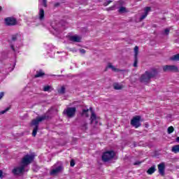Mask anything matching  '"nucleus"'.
Returning a JSON list of instances; mask_svg holds the SVG:
<instances>
[{
	"instance_id": "47",
	"label": "nucleus",
	"mask_w": 179,
	"mask_h": 179,
	"mask_svg": "<svg viewBox=\"0 0 179 179\" xmlns=\"http://www.w3.org/2000/svg\"><path fill=\"white\" fill-rule=\"evenodd\" d=\"M0 178H1V169H0Z\"/></svg>"
},
{
	"instance_id": "12",
	"label": "nucleus",
	"mask_w": 179,
	"mask_h": 179,
	"mask_svg": "<svg viewBox=\"0 0 179 179\" xmlns=\"http://www.w3.org/2000/svg\"><path fill=\"white\" fill-rule=\"evenodd\" d=\"M62 166H57L56 169H52L50 171V175L51 176H55V174H58V173H61V171H62Z\"/></svg>"
},
{
	"instance_id": "24",
	"label": "nucleus",
	"mask_w": 179,
	"mask_h": 179,
	"mask_svg": "<svg viewBox=\"0 0 179 179\" xmlns=\"http://www.w3.org/2000/svg\"><path fill=\"white\" fill-rule=\"evenodd\" d=\"M174 132V127L173 126H171L168 127L167 133L168 134H173Z\"/></svg>"
},
{
	"instance_id": "31",
	"label": "nucleus",
	"mask_w": 179,
	"mask_h": 179,
	"mask_svg": "<svg viewBox=\"0 0 179 179\" xmlns=\"http://www.w3.org/2000/svg\"><path fill=\"white\" fill-rule=\"evenodd\" d=\"M147 17H148L147 14L145 13L143 14L140 17V21L142 22V20H143L144 19H146Z\"/></svg>"
},
{
	"instance_id": "38",
	"label": "nucleus",
	"mask_w": 179,
	"mask_h": 179,
	"mask_svg": "<svg viewBox=\"0 0 179 179\" xmlns=\"http://www.w3.org/2000/svg\"><path fill=\"white\" fill-rule=\"evenodd\" d=\"M87 113H89V109H83V114H86Z\"/></svg>"
},
{
	"instance_id": "30",
	"label": "nucleus",
	"mask_w": 179,
	"mask_h": 179,
	"mask_svg": "<svg viewBox=\"0 0 179 179\" xmlns=\"http://www.w3.org/2000/svg\"><path fill=\"white\" fill-rule=\"evenodd\" d=\"M116 5H118V6H124V1L122 0H120L118 1H117Z\"/></svg>"
},
{
	"instance_id": "18",
	"label": "nucleus",
	"mask_w": 179,
	"mask_h": 179,
	"mask_svg": "<svg viewBox=\"0 0 179 179\" xmlns=\"http://www.w3.org/2000/svg\"><path fill=\"white\" fill-rule=\"evenodd\" d=\"M39 19L43 20L44 19V9L41 8L39 10Z\"/></svg>"
},
{
	"instance_id": "43",
	"label": "nucleus",
	"mask_w": 179,
	"mask_h": 179,
	"mask_svg": "<svg viewBox=\"0 0 179 179\" xmlns=\"http://www.w3.org/2000/svg\"><path fill=\"white\" fill-rule=\"evenodd\" d=\"M2 177H3V172L1 171V178H2Z\"/></svg>"
},
{
	"instance_id": "15",
	"label": "nucleus",
	"mask_w": 179,
	"mask_h": 179,
	"mask_svg": "<svg viewBox=\"0 0 179 179\" xmlns=\"http://www.w3.org/2000/svg\"><path fill=\"white\" fill-rule=\"evenodd\" d=\"M155 171H156V166L155 165H153L152 166H151L148 171L147 173L150 175L152 176V174H153V173H155Z\"/></svg>"
},
{
	"instance_id": "34",
	"label": "nucleus",
	"mask_w": 179,
	"mask_h": 179,
	"mask_svg": "<svg viewBox=\"0 0 179 179\" xmlns=\"http://www.w3.org/2000/svg\"><path fill=\"white\" fill-rule=\"evenodd\" d=\"M70 166H71V167H74L75 166V160H73V159L71 160Z\"/></svg>"
},
{
	"instance_id": "3",
	"label": "nucleus",
	"mask_w": 179,
	"mask_h": 179,
	"mask_svg": "<svg viewBox=\"0 0 179 179\" xmlns=\"http://www.w3.org/2000/svg\"><path fill=\"white\" fill-rule=\"evenodd\" d=\"M33 162H34V155L27 154L22 158L21 165L26 169V167L29 164H31Z\"/></svg>"
},
{
	"instance_id": "33",
	"label": "nucleus",
	"mask_w": 179,
	"mask_h": 179,
	"mask_svg": "<svg viewBox=\"0 0 179 179\" xmlns=\"http://www.w3.org/2000/svg\"><path fill=\"white\" fill-rule=\"evenodd\" d=\"M10 110V107H8L4 110H1V114H5V113H7V111H9Z\"/></svg>"
},
{
	"instance_id": "21",
	"label": "nucleus",
	"mask_w": 179,
	"mask_h": 179,
	"mask_svg": "<svg viewBox=\"0 0 179 179\" xmlns=\"http://www.w3.org/2000/svg\"><path fill=\"white\" fill-rule=\"evenodd\" d=\"M170 59L171 61H179V54L174 55Z\"/></svg>"
},
{
	"instance_id": "26",
	"label": "nucleus",
	"mask_w": 179,
	"mask_h": 179,
	"mask_svg": "<svg viewBox=\"0 0 179 179\" xmlns=\"http://www.w3.org/2000/svg\"><path fill=\"white\" fill-rule=\"evenodd\" d=\"M51 90V86L50 85H46L43 87V92H50Z\"/></svg>"
},
{
	"instance_id": "49",
	"label": "nucleus",
	"mask_w": 179,
	"mask_h": 179,
	"mask_svg": "<svg viewBox=\"0 0 179 179\" xmlns=\"http://www.w3.org/2000/svg\"><path fill=\"white\" fill-rule=\"evenodd\" d=\"M0 11H1V6H0Z\"/></svg>"
},
{
	"instance_id": "9",
	"label": "nucleus",
	"mask_w": 179,
	"mask_h": 179,
	"mask_svg": "<svg viewBox=\"0 0 179 179\" xmlns=\"http://www.w3.org/2000/svg\"><path fill=\"white\" fill-rule=\"evenodd\" d=\"M25 169L26 168L23 167V165H20V166L15 167L12 170V173L14 176H19L20 174L24 173Z\"/></svg>"
},
{
	"instance_id": "36",
	"label": "nucleus",
	"mask_w": 179,
	"mask_h": 179,
	"mask_svg": "<svg viewBox=\"0 0 179 179\" xmlns=\"http://www.w3.org/2000/svg\"><path fill=\"white\" fill-rule=\"evenodd\" d=\"M43 5L45 8H47V0H43Z\"/></svg>"
},
{
	"instance_id": "41",
	"label": "nucleus",
	"mask_w": 179,
	"mask_h": 179,
	"mask_svg": "<svg viewBox=\"0 0 179 179\" xmlns=\"http://www.w3.org/2000/svg\"><path fill=\"white\" fill-rule=\"evenodd\" d=\"M89 110L91 112V114H93V113H94V111H93V108L90 107Z\"/></svg>"
},
{
	"instance_id": "13",
	"label": "nucleus",
	"mask_w": 179,
	"mask_h": 179,
	"mask_svg": "<svg viewBox=\"0 0 179 179\" xmlns=\"http://www.w3.org/2000/svg\"><path fill=\"white\" fill-rule=\"evenodd\" d=\"M70 41H73L74 43H80L81 38L78 36H71L69 38Z\"/></svg>"
},
{
	"instance_id": "46",
	"label": "nucleus",
	"mask_w": 179,
	"mask_h": 179,
	"mask_svg": "<svg viewBox=\"0 0 179 179\" xmlns=\"http://www.w3.org/2000/svg\"><path fill=\"white\" fill-rule=\"evenodd\" d=\"M8 73H9V71H7V72H6V74L8 75Z\"/></svg>"
},
{
	"instance_id": "20",
	"label": "nucleus",
	"mask_w": 179,
	"mask_h": 179,
	"mask_svg": "<svg viewBox=\"0 0 179 179\" xmlns=\"http://www.w3.org/2000/svg\"><path fill=\"white\" fill-rule=\"evenodd\" d=\"M127 8L124 6H121L118 10L119 13H127Z\"/></svg>"
},
{
	"instance_id": "17",
	"label": "nucleus",
	"mask_w": 179,
	"mask_h": 179,
	"mask_svg": "<svg viewBox=\"0 0 179 179\" xmlns=\"http://www.w3.org/2000/svg\"><path fill=\"white\" fill-rule=\"evenodd\" d=\"M90 120H91V124H93V122L97 120V116L96 115V113H94V112H92V113H91Z\"/></svg>"
},
{
	"instance_id": "4",
	"label": "nucleus",
	"mask_w": 179,
	"mask_h": 179,
	"mask_svg": "<svg viewBox=\"0 0 179 179\" xmlns=\"http://www.w3.org/2000/svg\"><path fill=\"white\" fill-rule=\"evenodd\" d=\"M114 157H115V152L114 150L106 151L102 155V162L107 163V162H110Z\"/></svg>"
},
{
	"instance_id": "44",
	"label": "nucleus",
	"mask_w": 179,
	"mask_h": 179,
	"mask_svg": "<svg viewBox=\"0 0 179 179\" xmlns=\"http://www.w3.org/2000/svg\"><path fill=\"white\" fill-rule=\"evenodd\" d=\"M84 127H85V128H87V123H85Z\"/></svg>"
},
{
	"instance_id": "6",
	"label": "nucleus",
	"mask_w": 179,
	"mask_h": 179,
	"mask_svg": "<svg viewBox=\"0 0 179 179\" xmlns=\"http://www.w3.org/2000/svg\"><path fill=\"white\" fill-rule=\"evenodd\" d=\"M63 114H65L69 117V118H73L76 114V108L75 107H69L64 110Z\"/></svg>"
},
{
	"instance_id": "8",
	"label": "nucleus",
	"mask_w": 179,
	"mask_h": 179,
	"mask_svg": "<svg viewBox=\"0 0 179 179\" xmlns=\"http://www.w3.org/2000/svg\"><path fill=\"white\" fill-rule=\"evenodd\" d=\"M6 26H16L17 24V20L13 17H8L4 20Z\"/></svg>"
},
{
	"instance_id": "22",
	"label": "nucleus",
	"mask_w": 179,
	"mask_h": 179,
	"mask_svg": "<svg viewBox=\"0 0 179 179\" xmlns=\"http://www.w3.org/2000/svg\"><path fill=\"white\" fill-rule=\"evenodd\" d=\"M113 87L115 90H121L122 85H120L118 83L114 84Z\"/></svg>"
},
{
	"instance_id": "25",
	"label": "nucleus",
	"mask_w": 179,
	"mask_h": 179,
	"mask_svg": "<svg viewBox=\"0 0 179 179\" xmlns=\"http://www.w3.org/2000/svg\"><path fill=\"white\" fill-rule=\"evenodd\" d=\"M133 66H134V68H136L138 66V57L134 56V63L133 64Z\"/></svg>"
},
{
	"instance_id": "37",
	"label": "nucleus",
	"mask_w": 179,
	"mask_h": 179,
	"mask_svg": "<svg viewBox=\"0 0 179 179\" xmlns=\"http://www.w3.org/2000/svg\"><path fill=\"white\" fill-rule=\"evenodd\" d=\"M80 52L81 54H86V50L85 49H80Z\"/></svg>"
},
{
	"instance_id": "14",
	"label": "nucleus",
	"mask_w": 179,
	"mask_h": 179,
	"mask_svg": "<svg viewBox=\"0 0 179 179\" xmlns=\"http://www.w3.org/2000/svg\"><path fill=\"white\" fill-rule=\"evenodd\" d=\"M45 75V73L43 71V70H39L36 71V75L34 76V78H43Z\"/></svg>"
},
{
	"instance_id": "10",
	"label": "nucleus",
	"mask_w": 179,
	"mask_h": 179,
	"mask_svg": "<svg viewBox=\"0 0 179 179\" xmlns=\"http://www.w3.org/2000/svg\"><path fill=\"white\" fill-rule=\"evenodd\" d=\"M165 170H166V165L164 164V163H161L158 164V171L160 176H162V177H164Z\"/></svg>"
},
{
	"instance_id": "35",
	"label": "nucleus",
	"mask_w": 179,
	"mask_h": 179,
	"mask_svg": "<svg viewBox=\"0 0 179 179\" xmlns=\"http://www.w3.org/2000/svg\"><path fill=\"white\" fill-rule=\"evenodd\" d=\"M169 33H170V29H164V34L166 36H169Z\"/></svg>"
},
{
	"instance_id": "32",
	"label": "nucleus",
	"mask_w": 179,
	"mask_h": 179,
	"mask_svg": "<svg viewBox=\"0 0 179 179\" xmlns=\"http://www.w3.org/2000/svg\"><path fill=\"white\" fill-rule=\"evenodd\" d=\"M111 2H113V1H111V0H108L107 1H105L103 3V6H108V5H110V3H111Z\"/></svg>"
},
{
	"instance_id": "19",
	"label": "nucleus",
	"mask_w": 179,
	"mask_h": 179,
	"mask_svg": "<svg viewBox=\"0 0 179 179\" xmlns=\"http://www.w3.org/2000/svg\"><path fill=\"white\" fill-rule=\"evenodd\" d=\"M59 94H65L66 88L64 86L61 87L59 90H57Z\"/></svg>"
},
{
	"instance_id": "5",
	"label": "nucleus",
	"mask_w": 179,
	"mask_h": 179,
	"mask_svg": "<svg viewBox=\"0 0 179 179\" xmlns=\"http://www.w3.org/2000/svg\"><path fill=\"white\" fill-rule=\"evenodd\" d=\"M141 115H136L133 117L131 120V125L134 127V128H139V127H142V123H141Z\"/></svg>"
},
{
	"instance_id": "11",
	"label": "nucleus",
	"mask_w": 179,
	"mask_h": 179,
	"mask_svg": "<svg viewBox=\"0 0 179 179\" xmlns=\"http://www.w3.org/2000/svg\"><path fill=\"white\" fill-rule=\"evenodd\" d=\"M108 69H112V71H113L114 72H122V70H120V69L114 67V66H113V64H111V63L108 64V66L105 69V72H107V71H108Z\"/></svg>"
},
{
	"instance_id": "39",
	"label": "nucleus",
	"mask_w": 179,
	"mask_h": 179,
	"mask_svg": "<svg viewBox=\"0 0 179 179\" xmlns=\"http://www.w3.org/2000/svg\"><path fill=\"white\" fill-rule=\"evenodd\" d=\"M141 162H139V161H136L134 164V166H139V164H141Z\"/></svg>"
},
{
	"instance_id": "28",
	"label": "nucleus",
	"mask_w": 179,
	"mask_h": 179,
	"mask_svg": "<svg viewBox=\"0 0 179 179\" xmlns=\"http://www.w3.org/2000/svg\"><path fill=\"white\" fill-rule=\"evenodd\" d=\"M150 7H145V9H144V13L145 14V15H149V12H150Z\"/></svg>"
},
{
	"instance_id": "48",
	"label": "nucleus",
	"mask_w": 179,
	"mask_h": 179,
	"mask_svg": "<svg viewBox=\"0 0 179 179\" xmlns=\"http://www.w3.org/2000/svg\"><path fill=\"white\" fill-rule=\"evenodd\" d=\"M87 117H89V115H87Z\"/></svg>"
},
{
	"instance_id": "16",
	"label": "nucleus",
	"mask_w": 179,
	"mask_h": 179,
	"mask_svg": "<svg viewBox=\"0 0 179 179\" xmlns=\"http://www.w3.org/2000/svg\"><path fill=\"white\" fill-rule=\"evenodd\" d=\"M171 152L173 153H179V145H176L172 147Z\"/></svg>"
},
{
	"instance_id": "1",
	"label": "nucleus",
	"mask_w": 179,
	"mask_h": 179,
	"mask_svg": "<svg viewBox=\"0 0 179 179\" xmlns=\"http://www.w3.org/2000/svg\"><path fill=\"white\" fill-rule=\"evenodd\" d=\"M50 117L46 115H43L41 117H36V119H34L31 122V125L34 126L33 131H32V136L36 137L37 135V131H38V124L39 122H41V121H44L45 120H48Z\"/></svg>"
},
{
	"instance_id": "23",
	"label": "nucleus",
	"mask_w": 179,
	"mask_h": 179,
	"mask_svg": "<svg viewBox=\"0 0 179 179\" xmlns=\"http://www.w3.org/2000/svg\"><path fill=\"white\" fill-rule=\"evenodd\" d=\"M139 54V47L135 46L134 48V57H138Z\"/></svg>"
},
{
	"instance_id": "29",
	"label": "nucleus",
	"mask_w": 179,
	"mask_h": 179,
	"mask_svg": "<svg viewBox=\"0 0 179 179\" xmlns=\"http://www.w3.org/2000/svg\"><path fill=\"white\" fill-rule=\"evenodd\" d=\"M19 36V34H15L12 36V41H16L17 40V37Z\"/></svg>"
},
{
	"instance_id": "2",
	"label": "nucleus",
	"mask_w": 179,
	"mask_h": 179,
	"mask_svg": "<svg viewBox=\"0 0 179 179\" xmlns=\"http://www.w3.org/2000/svg\"><path fill=\"white\" fill-rule=\"evenodd\" d=\"M156 75H157V71L156 69H153L152 72L145 71L141 75L140 82L141 83H145V85H148V83H150V79L155 78Z\"/></svg>"
},
{
	"instance_id": "27",
	"label": "nucleus",
	"mask_w": 179,
	"mask_h": 179,
	"mask_svg": "<svg viewBox=\"0 0 179 179\" xmlns=\"http://www.w3.org/2000/svg\"><path fill=\"white\" fill-rule=\"evenodd\" d=\"M115 6H117L116 5H113L112 6H110V7H108V8H106V10L108 12H110V10H115Z\"/></svg>"
},
{
	"instance_id": "42",
	"label": "nucleus",
	"mask_w": 179,
	"mask_h": 179,
	"mask_svg": "<svg viewBox=\"0 0 179 179\" xmlns=\"http://www.w3.org/2000/svg\"><path fill=\"white\" fill-rule=\"evenodd\" d=\"M5 93L4 92H1V99H2V97H3Z\"/></svg>"
},
{
	"instance_id": "7",
	"label": "nucleus",
	"mask_w": 179,
	"mask_h": 179,
	"mask_svg": "<svg viewBox=\"0 0 179 179\" xmlns=\"http://www.w3.org/2000/svg\"><path fill=\"white\" fill-rule=\"evenodd\" d=\"M163 71L164 72H175L178 73V67L176 65H165L163 66Z\"/></svg>"
},
{
	"instance_id": "40",
	"label": "nucleus",
	"mask_w": 179,
	"mask_h": 179,
	"mask_svg": "<svg viewBox=\"0 0 179 179\" xmlns=\"http://www.w3.org/2000/svg\"><path fill=\"white\" fill-rule=\"evenodd\" d=\"M10 48L13 50V51H14L15 52V46L13 45H10Z\"/></svg>"
},
{
	"instance_id": "45",
	"label": "nucleus",
	"mask_w": 179,
	"mask_h": 179,
	"mask_svg": "<svg viewBox=\"0 0 179 179\" xmlns=\"http://www.w3.org/2000/svg\"><path fill=\"white\" fill-rule=\"evenodd\" d=\"M58 5H59V3H57L55 4V6H58Z\"/></svg>"
}]
</instances>
